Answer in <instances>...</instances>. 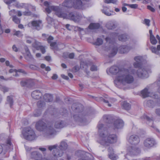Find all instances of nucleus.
Returning a JSON list of instances; mask_svg holds the SVG:
<instances>
[{
  "instance_id": "nucleus-1",
  "label": "nucleus",
  "mask_w": 160,
  "mask_h": 160,
  "mask_svg": "<svg viewBox=\"0 0 160 160\" xmlns=\"http://www.w3.org/2000/svg\"><path fill=\"white\" fill-rule=\"evenodd\" d=\"M135 72L134 69L131 68L128 69L123 68L114 81L115 84L117 87L120 88L119 85L124 86L133 83L134 80L133 75L135 74Z\"/></svg>"
},
{
  "instance_id": "nucleus-2",
  "label": "nucleus",
  "mask_w": 160,
  "mask_h": 160,
  "mask_svg": "<svg viewBox=\"0 0 160 160\" xmlns=\"http://www.w3.org/2000/svg\"><path fill=\"white\" fill-rule=\"evenodd\" d=\"M100 138L98 142L104 146H108L109 144L116 142L117 141V137L116 134H108L107 129L103 127L102 124H99L98 126Z\"/></svg>"
},
{
  "instance_id": "nucleus-3",
  "label": "nucleus",
  "mask_w": 160,
  "mask_h": 160,
  "mask_svg": "<svg viewBox=\"0 0 160 160\" xmlns=\"http://www.w3.org/2000/svg\"><path fill=\"white\" fill-rule=\"evenodd\" d=\"M36 127L38 131H43L44 136L46 137H49L56 133V131L52 127L51 123L46 125L42 121H39L37 122Z\"/></svg>"
},
{
  "instance_id": "nucleus-4",
  "label": "nucleus",
  "mask_w": 160,
  "mask_h": 160,
  "mask_svg": "<svg viewBox=\"0 0 160 160\" xmlns=\"http://www.w3.org/2000/svg\"><path fill=\"white\" fill-rule=\"evenodd\" d=\"M49 2L45 1L44 2V5L47 8L45 9L46 11L48 13H50L51 11H53L56 12L57 16L60 18H66L67 17V15L65 13L62 12V11L63 10V8H60L59 7L56 6H49Z\"/></svg>"
},
{
  "instance_id": "nucleus-5",
  "label": "nucleus",
  "mask_w": 160,
  "mask_h": 160,
  "mask_svg": "<svg viewBox=\"0 0 160 160\" xmlns=\"http://www.w3.org/2000/svg\"><path fill=\"white\" fill-rule=\"evenodd\" d=\"M22 133L24 138L28 140L32 141L36 138L34 131L29 127L25 128L22 131Z\"/></svg>"
},
{
  "instance_id": "nucleus-6",
  "label": "nucleus",
  "mask_w": 160,
  "mask_h": 160,
  "mask_svg": "<svg viewBox=\"0 0 160 160\" xmlns=\"http://www.w3.org/2000/svg\"><path fill=\"white\" fill-rule=\"evenodd\" d=\"M105 40L107 42H108L110 47L109 49L106 48V50L109 51V57H112L115 56L117 53V48L113 45L114 39L113 38H110L109 37H107L105 38Z\"/></svg>"
},
{
  "instance_id": "nucleus-7",
  "label": "nucleus",
  "mask_w": 160,
  "mask_h": 160,
  "mask_svg": "<svg viewBox=\"0 0 160 160\" xmlns=\"http://www.w3.org/2000/svg\"><path fill=\"white\" fill-rule=\"evenodd\" d=\"M135 71L137 76L139 78H144L148 77V73L147 68L146 67H141L139 68L138 70Z\"/></svg>"
},
{
  "instance_id": "nucleus-8",
  "label": "nucleus",
  "mask_w": 160,
  "mask_h": 160,
  "mask_svg": "<svg viewBox=\"0 0 160 160\" xmlns=\"http://www.w3.org/2000/svg\"><path fill=\"white\" fill-rule=\"evenodd\" d=\"M123 68L120 69L118 67L114 66L111 67L109 69H107L106 72L108 74H109V73L114 75H116L117 74L116 78V79L119 74V72L121 71L122 70Z\"/></svg>"
},
{
  "instance_id": "nucleus-9",
  "label": "nucleus",
  "mask_w": 160,
  "mask_h": 160,
  "mask_svg": "<svg viewBox=\"0 0 160 160\" xmlns=\"http://www.w3.org/2000/svg\"><path fill=\"white\" fill-rule=\"evenodd\" d=\"M29 25L32 28L39 30L41 29L42 26V21L40 20H34L29 22Z\"/></svg>"
},
{
  "instance_id": "nucleus-10",
  "label": "nucleus",
  "mask_w": 160,
  "mask_h": 160,
  "mask_svg": "<svg viewBox=\"0 0 160 160\" xmlns=\"http://www.w3.org/2000/svg\"><path fill=\"white\" fill-rule=\"evenodd\" d=\"M134 60L136 62L133 63V65L135 68H139L144 62V60L141 56L135 57Z\"/></svg>"
},
{
  "instance_id": "nucleus-11",
  "label": "nucleus",
  "mask_w": 160,
  "mask_h": 160,
  "mask_svg": "<svg viewBox=\"0 0 160 160\" xmlns=\"http://www.w3.org/2000/svg\"><path fill=\"white\" fill-rule=\"evenodd\" d=\"M128 140L130 144L134 145L138 144L140 142L139 137L135 135L130 136L129 138L128 139Z\"/></svg>"
},
{
  "instance_id": "nucleus-12",
  "label": "nucleus",
  "mask_w": 160,
  "mask_h": 160,
  "mask_svg": "<svg viewBox=\"0 0 160 160\" xmlns=\"http://www.w3.org/2000/svg\"><path fill=\"white\" fill-rule=\"evenodd\" d=\"M45 105V103L43 101H38L37 103V106L40 109L41 108H43L44 107ZM41 113V110L40 109L37 110L33 114L34 116L37 117L39 116Z\"/></svg>"
},
{
  "instance_id": "nucleus-13",
  "label": "nucleus",
  "mask_w": 160,
  "mask_h": 160,
  "mask_svg": "<svg viewBox=\"0 0 160 160\" xmlns=\"http://www.w3.org/2000/svg\"><path fill=\"white\" fill-rule=\"evenodd\" d=\"M68 18L74 22H77L81 18V16L77 13L74 12L69 13L68 16Z\"/></svg>"
},
{
  "instance_id": "nucleus-14",
  "label": "nucleus",
  "mask_w": 160,
  "mask_h": 160,
  "mask_svg": "<svg viewBox=\"0 0 160 160\" xmlns=\"http://www.w3.org/2000/svg\"><path fill=\"white\" fill-rule=\"evenodd\" d=\"M124 126L123 121L120 119H118L115 120L113 125V128L114 129H120L122 128Z\"/></svg>"
},
{
  "instance_id": "nucleus-15",
  "label": "nucleus",
  "mask_w": 160,
  "mask_h": 160,
  "mask_svg": "<svg viewBox=\"0 0 160 160\" xmlns=\"http://www.w3.org/2000/svg\"><path fill=\"white\" fill-rule=\"evenodd\" d=\"M155 143V141L153 138H148L146 139L144 142V146L147 148L153 146Z\"/></svg>"
},
{
  "instance_id": "nucleus-16",
  "label": "nucleus",
  "mask_w": 160,
  "mask_h": 160,
  "mask_svg": "<svg viewBox=\"0 0 160 160\" xmlns=\"http://www.w3.org/2000/svg\"><path fill=\"white\" fill-rule=\"evenodd\" d=\"M21 84L22 86L31 87L34 85V82L32 79L26 80L22 81Z\"/></svg>"
},
{
  "instance_id": "nucleus-17",
  "label": "nucleus",
  "mask_w": 160,
  "mask_h": 160,
  "mask_svg": "<svg viewBox=\"0 0 160 160\" xmlns=\"http://www.w3.org/2000/svg\"><path fill=\"white\" fill-rule=\"evenodd\" d=\"M108 156L109 158L112 160H116L118 158L117 156L114 153L113 149L112 147H109L108 149Z\"/></svg>"
},
{
  "instance_id": "nucleus-18",
  "label": "nucleus",
  "mask_w": 160,
  "mask_h": 160,
  "mask_svg": "<svg viewBox=\"0 0 160 160\" xmlns=\"http://www.w3.org/2000/svg\"><path fill=\"white\" fill-rule=\"evenodd\" d=\"M42 96V93L38 90L33 91L32 93V98L36 99H40Z\"/></svg>"
},
{
  "instance_id": "nucleus-19",
  "label": "nucleus",
  "mask_w": 160,
  "mask_h": 160,
  "mask_svg": "<svg viewBox=\"0 0 160 160\" xmlns=\"http://www.w3.org/2000/svg\"><path fill=\"white\" fill-rule=\"evenodd\" d=\"M140 152V149L136 147L132 148L129 154L131 155H137Z\"/></svg>"
},
{
  "instance_id": "nucleus-20",
  "label": "nucleus",
  "mask_w": 160,
  "mask_h": 160,
  "mask_svg": "<svg viewBox=\"0 0 160 160\" xmlns=\"http://www.w3.org/2000/svg\"><path fill=\"white\" fill-rule=\"evenodd\" d=\"M24 49L26 52L25 55V59L28 61L32 59V57L28 48L27 46H25L24 47Z\"/></svg>"
},
{
  "instance_id": "nucleus-21",
  "label": "nucleus",
  "mask_w": 160,
  "mask_h": 160,
  "mask_svg": "<svg viewBox=\"0 0 160 160\" xmlns=\"http://www.w3.org/2000/svg\"><path fill=\"white\" fill-rule=\"evenodd\" d=\"M62 6L68 8H71L73 7L72 0H65L62 3Z\"/></svg>"
},
{
  "instance_id": "nucleus-22",
  "label": "nucleus",
  "mask_w": 160,
  "mask_h": 160,
  "mask_svg": "<svg viewBox=\"0 0 160 160\" xmlns=\"http://www.w3.org/2000/svg\"><path fill=\"white\" fill-rule=\"evenodd\" d=\"M130 49V48L126 45L122 46L120 47L119 48V52L121 53H127L129 52Z\"/></svg>"
},
{
  "instance_id": "nucleus-23",
  "label": "nucleus",
  "mask_w": 160,
  "mask_h": 160,
  "mask_svg": "<svg viewBox=\"0 0 160 160\" xmlns=\"http://www.w3.org/2000/svg\"><path fill=\"white\" fill-rule=\"evenodd\" d=\"M141 94L142 96L144 98L152 96V93L149 92L148 91V90L147 88H145L142 91Z\"/></svg>"
},
{
  "instance_id": "nucleus-24",
  "label": "nucleus",
  "mask_w": 160,
  "mask_h": 160,
  "mask_svg": "<svg viewBox=\"0 0 160 160\" xmlns=\"http://www.w3.org/2000/svg\"><path fill=\"white\" fill-rule=\"evenodd\" d=\"M65 124L64 122L62 121L58 120L55 122L54 126L57 128H61L64 127Z\"/></svg>"
},
{
  "instance_id": "nucleus-25",
  "label": "nucleus",
  "mask_w": 160,
  "mask_h": 160,
  "mask_svg": "<svg viewBox=\"0 0 160 160\" xmlns=\"http://www.w3.org/2000/svg\"><path fill=\"white\" fill-rule=\"evenodd\" d=\"M31 157L32 158L35 159V160H41L42 156L40 154L38 153L37 152H34L31 154ZM45 160H48L46 159Z\"/></svg>"
},
{
  "instance_id": "nucleus-26",
  "label": "nucleus",
  "mask_w": 160,
  "mask_h": 160,
  "mask_svg": "<svg viewBox=\"0 0 160 160\" xmlns=\"http://www.w3.org/2000/svg\"><path fill=\"white\" fill-rule=\"evenodd\" d=\"M63 152L62 150L56 149L53 150L52 154L54 156L57 157H61L63 154Z\"/></svg>"
},
{
  "instance_id": "nucleus-27",
  "label": "nucleus",
  "mask_w": 160,
  "mask_h": 160,
  "mask_svg": "<svg viewBox=\"0 0 160 160\" xmlns=\"http://www.w3.org/2000/svg\"><path fill=\"white\" fill-rule=\"evenodd\" d=\"M92 97L97 101L100 102V101H103L104 102L108 103V107H110L112 106L111 104L109 103V102L108 100L104 99L102 97L98 98L93 96H92Z\"/></svg>"
},
{
  "instance_id": "nucleus-28",
  "label": "nucleus",
  "mask_w": 160,
  "mask_h": 160,
  "mask_svg": "<svg viewBox=\"0 0 160 160\" xmlns=\"http://www.w3.org/2000/svg\"><path fill=\"white\" fill-rule=\"evenodd\" d=\"M102 11V13L107 16H110L112 15L111 12H113L109 11V8L107 7L103 6V9Z\"/></svg>"
},
{
  "instance_id": "nucleus-29",
  "label": "nucleus",
  "mask_w": 160,
  "mask_h": 160,
  "mask_svg": "<svg viewBox=\"0 0 160 160\" xmlns=\"http://www.w3.org/2000/svg\"><path fill=\"white\" fill-rule=\"evenodd\" d=\"M103 119L105 122L109 123L112 121L113 117L110 115H105L103 116Z\"/></svg>"
},
{
  "instance_id": "nucleus-30",
  "label": "nucleus",
  "mask_w": 160,
  "mask_h": 160,
  "mask_svg": "<svg viewBox=\"0 0 160 160\" xmlns=\"http://www.w3.org/2000/svg\"><path fill=\"white\" fill-rule=\"evenodd\" d=\"M43 99L47 102H50L53 100V97L52 95L46 94L43 96Z\"/></svg>"
},
{
  "instance_id": "nucleus-31",
  "label": "nucleus",
  "mask_w": 160,
  "mask_h": 160,
  "mask_svg": "<svg viewBox=\"0 0 160 160\" xmlns=\"http://www.w3.org/2000/svg\"><path fill=\"white\" fill-rule=\"evenodd\" d=\"M106 27L108 29H112L116 28V25L114 22L110 21L107 23Z\"/></svg>"
},
{
  "instance_id": "nucleus-32",
  "label": "nucleus",
  "mask_w": 160,
  "mask_h": 160,
  "mask_svg": "<svg viewBox=\"0 0 160 160\" xmlns=\"http://www.w3.org/2000/svg\"><path fill=\"white\" fill-rule=\"evenodd\" d=\"M73 117L76 121L80 122V123H81V125L84 124V123L86 121V120L85 119L80 118L79 116L76 115H74L73 116Z\"/></svg>"
},
{
  "instance_id": "nucleus-33",
  "label": "nucleus",
  "mask_w": 160,
  "mask_h": 160,
  "mask_svg": "<svg viewBox=\"0 0 160 160\" xmlns=\"http://www.w3.org/2000/svg\"><path fill=\"white\" fill-rule=\"evenodd\" d=\"M122 105L123 108L126 110H130L131 108V105L129 103L125 101L122 102Z\"/></svg>"
},
{
  "instance_id": "nucleus-34",
  "label": "nucleus",
  "mask_w": 160,
  "mask_h": 160,
  "mask_svg": "<svg viewBox=\"0 0 160 160\" xmlns=\"http://www.w3.org/2000/svg\"><path fill=\"white\" fill-rule=\"evenodd\" d=\"M100 27L99 23H91L88 26V28L91 29H96L99 28Z\"/></svg>"
},
{
  "instance_id": "nucleus-35",
  "label": "nucleus",
  "mask_w": 160,
  "mask_h": 160,
  "mask_svg": "<svg viewBox=\"0 0 160 160\" xmlns=\"http://www.w3.org/2000/svg\"><path fill=\"white\" fill-rule=\"evenodd\" d=\"M68 145L66 142L64 141L61 142L59 146V148L62 151L66 150L68 148Z\"/></svg>"
},
{
  "instance_id": "nucleus-36",
  "label": "nucleus",
  "mask_w": 160,
  "mask_h": 160,
  "mask_svg": "<svg viewBox=\"0 0 160 160\" xmlns=\"http://www.w3.org/2000/svg\"><path fill=\"white\" fill-rule=\"evenodd\" d=\"M144 103L145 105L149 107L153 108L154 105V102L151 100L145 101Z\"/></svg>"
},
{
  "instance_id": "nucleus-37",
  "label": "nucleus",
  "mask_w": 160,
  "mask_h": 160,
  "mask_svg": "<svg viewBox=\"0 0 160 160\" xmlns=\"http://www.w3.org/2000/svg\"><path fill=\"white\" fill-rule=\"evenodd\" d=\"M41 46V43L35 40H34V42L32 44V46L37 50L39 49V48Z\"/></svg>"
},
{
  "instance_id": "nucleus-38",
  "label": "nucleus",
  "mask_w": 160,
  "mask_h": 160,
  "mask_svg": "<svg viewBox=\"0 0 160 160\" xmlns=\"http://www.w3.org/2000/svg\"><path fill=\"white\" fill-rule=\"evenodd\" d=\"M118 39L122 42H125L127 39V36L125 34L119 35L118 37Z\"/></svg>"
},
{
  "instance_id": "nucleus-39",
  "label": "nucleus",
  "mask_w": 160,
  "mask_h": 160,
  "mask_svg": "<svg viewBox=\"0 0 160 160\" xmlns=\"http://www.w3.org/2000/svg\"><path fill=\"white\" fill-rule=\"evenodd\" d=\"M50 46L52 49L57 50L58 49V45L57 43L55 42H50Z\"/></svg>"
},
{
  "instance_id": "nucleus-40",
  "label": "nucleus",
  "mask_w": 160,
  "mask_h": 160,
  "mask_svg": "<svg viewBox=\"0 0 160 160\" xmlns=\"http://www.w3.org/2000/svg\"><path fill=\"white\" fill-rule=\"evenodd\" d=\"M103 42L102 40L100 38H98L97 39L96 41L95 42L94 44L96 45L99 46L101 45Z\"/></svg>"
},
{
  "instance_id": "nucleus-41",
  "label": "nucleus",
  "mask_w": 160,
  "mask_h": 160,
  "mask_svg": "<svg viewBox=\"0 0 160 160\" xmlns=\"http://www.w3.org/2000/svg\"><path fill=\"white\" fill-rule=\"evenodd\" d=\"M150 39L151 43L152 44L155 45L157 43V41L154 36L150 37Z\"/></svg>"
},
{
  "instance_id": "nucleus-42",
  "label": "nucleus",
  "mask_w": 160,
  "mask_h": 160,
  "mask_svg": "<svg viewBox=\"0 0 160 160\" xmlns=\"http://www.w3.org/2000/svg\"><path fill=\"white\" fill-rule=\"evenodd\" d=\"M7 101L9 103L10 107H11L13 103L12 98L9 96H8L7 97Z\"/></svg>"
},
{
  "instance_id": "nucleus-43",
  "label": "nucleus",
  "mask_w": 160,
  "mask_h": 160,
  "mask_svg": "<svg viewBox=\"0 0 160 160\" xmlns=\"http://www.w3.org/2000/svg\"><path fill=\"white\" fill-rule=\"evenodd\" d=\"M12 20L15 23L19 24L20 23V20L16 16H14L12 17Z\"/></svg>"
},
{
  "instance_id": "nucleus-44",
  "label": "nucleus",
  "mask_w": 160,
  "mask_h": 160,
  "mask_svg": "<svg viewBox=\"0 0 160 160\" xmlns=\"http://www.w3.org/2000/svg\"><path fill=\"white\" fill-rule=\"evenodd\" d=\"M58 146V145L57 144L49 146H48V149L49 150L51 151L52 150H54L56 149Z\"/></svg>"
},
{
  "instance_id": "nucleus-45",
  "label": "nucleus",
  "mask_w": 160,
  "mask_h": 160,
  "mask_svg": "<svg viewBox=\"0 0 160 160\" xmlns=\"http://www.w3.org/2000/svg\"><path fill=\"white\" fill-rule=\"evenodd\" d=\"M58 146V145L57 144L49 146H48V149L49 150L51 151L52 150H54L56 149Z\"/></svg>"
},
{
  "instance_id": "nucleus-46",
  "label": "nucleus",
  "mask_w": 160,
  "mask_h": 160,
  "mask_svg": "<svg viewBox=\"0 0 160 160\" xmlns=\"http://www.w3.org/2000/svg\"><path fill=\"white\" fill-rule=\"evenodd\" d=\"M150 49L151 50L152 52L155 53L157 54H158L159 53V52L157 51L155 47L152 46L150 48Z\"/></svg>"
},
{
  "instance_id": "nucleus-47",
  "label": "nucleus",
  "mask_w": 160,
  "mask_h": 160,
  "mask_svg": "<svg viewBox=\"0 0 160 160\" xmlns=\"http://www.w3.org/2000/svg\"><path fill=\"white\" fill-rule=\"evenodd\" d=\"M142 118L145 119H146L148 121L150 122H152V123H153V121L152 119L150 118L148 116H147L146 115H144L142 116Z\"/></svg>"
},
{
  "instance_id": "nucleus-48",
  "label": "nucleus",
  "mask_w": 160,
  "mask_h": 160,
  "mask_svg": "<svg viewBox=\"0 0 160 160\" xmlns=\"http://www.w3.org/2000/svg\"><path fill=\"white\" fill-rule=\"evenodd\" d=\"M104 2L106 3H112L114 4H116L117 0H105Z\"/></svg>"
},
{
  "instance_id": "nucleus-49",
  "label": "nucleus",
  "mask_w": 160,
  "mask_h": 160,
  "mask_svg": "<svg viewBox=\"0 0 160 160\" xmlns=\"http://www.w3.org/2000/svg\"><path fill=\"white\" fill-rule=\"evenodd\" d=\"M0 89L4 92H7L8 90V88H7L0 85Z\"/></svg>"
},
{
  "instance_id": "nucleus-50",
  "label": "nucleus",
  "mask_w": 160,
  "mask_h": 160,
  "mask_svg": "<svg viewBox=\"0 0 160 160\" xmlns=\"http://www.w3.org/2000/svg\"><path fill=\"white\" fill-rule=\"evenodd\" d=\"M14 35L18 37H20L22 36L21 32L19 31H15L14 33Z\"/></svg>"
},
{
  "instance_id": "nucleus-51",
  "label": "nucleus",
  "mask_w": 160,
  "mask_h": 160,
  "mask_svg": "<svg viewBox=\"0 0 160 160\" xmlns=\"http://www.w3.org/2000/svg\"><path fill=\"white\" fill-rule=\"evenodd\" d=\"M90 70L92 71H97L98 70L97 67L96 66L94 65H91Z\"/></svg>"
},
{
  "instance_id": "nucleus-52",
  "label": "nucleus",
  "mask_w": 160,
  "mask_h": 160,
  "mask_svg": "<svg viewBox=\"0 0 160 160\" xmlns=\"http://www.w3.org/2000/svg\"><path fill=\"white\" fill-rule=\"evenodd\" d=\"M15 1V0H4V2L8 5L10 4Z\"/></svg>"
},
{
  "instance_id": "nucleus-53",
  "label": "nucleus",
  "mask_w": 160,
  "mask_h": 160,
  "mask_svg": "<svg viewBox=\"0 0 160 160\" xmlns=\"http://www.w3.org/2000/svg\"><path fill=\"white\" fill-rule=\"evenodd\" d=\"M144 24L148 26H150V21L149 19H145L144 20Z\"/></svg>"
},
{
  "instance_id": "nucleus-54",
  "label": "nucleus",
  "mask_w": 160,
  "mask_h": 160,
  "mask_svg": "<svg viewBox=\"0 0 160 160\" xmlns=\"http://www.w3.org/2000/svg\"><path fill=\"white\" fill-rule=\"evenodd\" d=\"M128 6L132 8H137L138 5L137 4H132L129 5Z\"/></svg>"
},
{
  "instance_id": "nucleus-55",
  "label": "nucleus",
  "mask_w": 160,
  "mask_h": 160,
  "mask_svg": "<svg viewBox=\"0 0 160 160\" xmlns=\"http://www.w3.org/2000/svg\"><path fill=\"white\" fill-rule=\"evenodd\" d=\"M47 19L48 23L49 24H50L52 21V19L50 17H48L47 18Z\"/></svg>"
},
{
  "instance_id": "nucleus-56",
  "label": "nucleus",
  "mask_w": 160,
  "mask_h": 160,
  "mask_svg": "<svg viewBox=\"0 0 160 160\" xmlns=\"http://www.w3.org/2000/svg\"><path fill=\"white\" fill-rule=\"evenodd\" d=\"M39 49H40L41 52L43 54L44 53L46 52L44 47L42 46L40 47Z\"/></svg>"
},
{
  "instance_id": "nucleus-57",
  "label": "nucleus",
  "mask_w": 160,
  "mask_h": 160,
  "mask_svg": "<svg viewBox=\"0 0 160 160\" xmlns=\"http://www.w3.org/2000/svg\"><path fill=\"white\" fill-rule=\"evenodd\" d=\"M53 38L51 36H49V37L47 38V41L48 43H50V42H52L51 41L53 40Z\"/></svg>"
},
{
  "instance_id": "nucleus-58",
  "label": "nucleus",
  "mask_w": 160,
  "mask_h": 160,
  "mask_svg": "<svg viewBox=\"0 0 160 160\" xmlns=\"http://www.w3.org/2000/svg\"><path fill=\"white\" fill-rule=\"evenodd\" d=\"M23 15L25 16H30L31 15V12L29 11H25L23 12Z\"/></svg>"
},
{
  "instance_id": "nucleus-59",
  "label": "nucleus",
  "mask_w": 160,
  "mask_h": 160,
  "mask_svg": "<svg viewBox=\"0 0 160 160\" xmlns=\"http://www.w3.org/2000/svg\"><path fill=\"white\" fill-rule=\"evenodd\" d=\"M147 8L149 10H150L152 12H154L155 11V9H154V8L152 7L151 6H147Z\"/></svg>"
},
{
  "instance_id": "nucleus-60",
  "label": "nucleus",
  "mask_w": 160,
  "mask_h": 160,
  "mask_svg": "<svg viewBox=\"0 0 160 160\" xmlns=\"http://www.w3.org/2000/svg\"><path fill=\"white\" fill-rule=\"evenodd\" d=\"M155 113L157 115L160 116V108L156 109Z\"/></svg>"
},
{
  "instance_id": "nucleus-61",
  "label": "nucleus",
  "mask_w": 160,
  "mask_h": 160,
  "mask_svg": "<svg viewBox=\"0 0 160 160\" xmlns=\"http://www.w3.org/2000/svg\"><path fill=\"white\" fill-rule=\"evenodd\" d=\"M74 53H72L69 54L68 55L69 58L70 59H72L74 58Z\"/></svg>"
},
{
  "instance_id": "nucleus-62",
  "label": "nucleus",
  "mask_w": 160,
  "mask_h": 160,
  "mask_svg": "<svg viewBox=\"0 0 160 160\" xmlns=\"http://www.w3.org/2000/svg\"><path fill=\"white\" fill-rule=\"evenodd\" d=\"M157 84L159 87L158 89V92L160 93V79L157 82Z\"/></svg>"
},
{
  "instance_id": "nucleus-63",
  "label": "nucleus",
  "mask_w": 160,
  "mask_h": 160,
  "mask_svg": "<svg viewBox=\"0 0 160 160\" xmlns=\"http://www.w3.org/2000/svg\"><path fill=\"white\" fill-rule=\"evenodd\" d=\"M58 76L56 74H54L52 77V79L55 80L58 78Z\"/></svg>"
},
{
  "instance_id": "nucleus-64",
  "label": "nucleus",
  "mask_w": 160,
  "mask_h": 160,
  "mask_svg": "<svg viewBox=\"0 0 160 160\" xmlns=\"http://www.w3.org/2000/svg\"><path fill=\"white\" fill-rule=\"evenodd\" d=\"M12 49L13 51L16 52L18 51V49L15 45H13L12 47Z\"/></svg>"
}]
</instances>
